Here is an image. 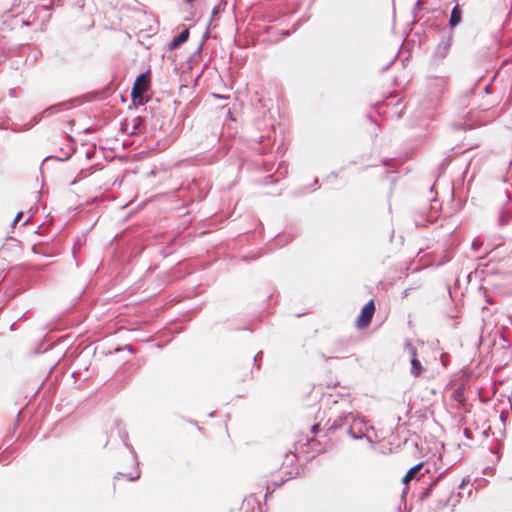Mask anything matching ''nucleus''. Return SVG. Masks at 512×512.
<instances>
[{
    "label": "nucleus",
    "mask_w": 512,
    "mask_h": 512,
    "mask_svg": "<svg viewBox=\"0 0 512 512\" xmlns=\"http://www.w3.org/2000/svg\"><path fill=\"white\" fill-rule=\"evenodd\" d=\"M411 290H412L411 288H407V289H405V290L403 291V293H402V297H403V298H406V297L410 294V291H411Z\"/></svg>",
    "instance_id": "obj_15"
},
{
    "label": "nucleus",
    "mask_w": 512,
    "mask_h": 512,
    "mask_svg": "<svg viewBox=\"0 0 512 512\" xmlns=\"http://www.w3.org/2000/svg\"><path fill=\"white\" fill-rule=\"evenodd\" d=\"M460 22H461V11L457 6H455L451 11L449 24L451 27H455Z\"/></svg>",
    "instance_id": "obj_10"
},
{
    "label": "nucleus",
    "mask_w": 512,
    "mask_h": 512,
    "mask_svg": "<svg viewBox=\"0 0 512 512\" xmlns=\"http://www.w3.org/2000/svg\"><path fill=\"white\" fill-rule=\"evenodd\" d=\"M346 432L353 439L365 438L368 441V443L373 444L372 439L369 436H367L365 433H363L361 426L359 427L358 431H355V428H353L352 426H349V428L347 429Z\"/></svg>",
    "instance_id": "obj_8"
},
{
    "label": "nucleus",
    "mask_w": 512,
    "mask_h": 512,
    "mask_svg": "<svg viewBox=\"0 0 512 512\" xmlns=\"http://www.w3.org/2000/svg\"><path fill=\"white\" fill-rule=\"evenodd\" d=\"M22 217H23V212H18L12 222V225H15L18 221L21 220Z\"/></svg>",
    "instance_id": "obj_13"
},
{
    "label": "nucleus",
    "mask_w": 512,
    "mask_h": 512,
    "mask_svg": "<svg viewBox=\"0 0 512 512\" xmlns=\"http://www.w3.org/2000/svg\"><path fill=\"white\" fill-rule=\"evenodd\" d=\"M394 61H395V59H394V60H392V61H390V64L387 66V68H388L391 64H393V62H394Z\"/></svg>",
    "instance_id": "obj_20"
},
{
    "label": "nucleus",
    "mask_w": 512,
    "mask_h": 512,
    "mask_svg": "<svg viewBox=\"0 0 512 512\" xmlns=\"http://www.w3.org/2000/svg\"><path fill=\"white\" fill-rule=\"evenodd\" d=\"M262 358V352H259L258 354H256L254 356V362H257L258 360H260Z\"/></svg>",
    "instance_id": "obj_17"
},
{
    "label": "nucleus",
    "mask_w": 512,
    "mask_h": 512,
    "mask_svg": "<svg viewBox=\"0 0 512 512\" xmlns=\"http://www.w3.org/2000/svg\"><path fill=\"white\" fill-rule=\"evenodd\" d=\"M364 424V421L360 419L358 416L354 415L352 412H343L337 416L330 425L329 429L336 431L343 427L349 428L352 426L355 428L357 425Z\"/></svg>",
    "instance_id": "obj_2"
},
{
    "label": "nucleus",
    "mask_w": 512,
    "mask_h": 512,
    "mask_svg": "<svg viewBox=\"0 0 512 512\" xmlns=\"http://www.w3.org/2000/svg\"><path fill=\"white\" fill-rule=\"evenodd\" d=\"M465 434H466V436H469V433H468L467 429H465Z\"/></svg>",
    "instance_id": "obj_22"
},
{
    "label": "nucleus",
    "mask_w": 512,
    "mask_h": 512,
    "mask_svg": "<svg viewBox=\"0 0 512 512\" xmlns=\"http://www.w3.org/2000/svg\"><path fill=\"white\" fill-rule=\"evenodd\" d=\"M148 89V83L145 74H141L137 77L134 86L132 88L131 96L135 104L143 105L146 101L144 99V92Z\"/></svg>",
    "instance_id": "obj_3"
},
{
    "label": "nucleus",
    "mask_w": 512,
    "mask_h": 512,
    "mask_svg": "<svg viewBox=\"0 0 512 512\" xmlns=\"http://www.w3.org/2000/svg\"><path fill=\"white\" fill-rule=\"evenodd\" d=\"M219 9H220V5L218 7H215L212 11V15H216L218 12H219Z\"/></svg>",
    "instance_id": "obj_18"
},
{
    "label": "nucleus",
    "mask_w": 512,
    "mask_h": 512,
    "mask_svg": "<svg viewBox=\"0 0 512 512\" xmlns=\"http://www.w3.org/2000/svg\"><path fill=\"white\" fill-rule=\"evenodd\" d=\"M453 43V35L451 33H447L441 36L439 43L435 47L431 61L434 64L441 63L449 54Z\"/></svg>",
    "instance_id": "obj_1"
},
{
    "label": "nucleus",
    "mask_w": 512,
    "mask_h": 512,
    "mask_svg": "<svg viewBox=\"0 0 512 512\" xmlns=\"http://www.w3.org/2000/svg\"><path fill=\"white\" fill-rule=\"evenodd\" d=\"M423 468V463H418L408 470L403 478V483L407 484L410 480L416 478L417 473Z\"/></svg>",
    "instance_id": "obj_9"
},
{
    "label": "nucleus",
    "mask_w": 512,
    "mask_h": 512,
    "mask_svg": "<svg viewBox=\"0 0 512 512\" xmlns=\"http://www.w3.org/2000/svg\"><path fill=\"white\" fill-rule=\"evenodd\" d=\"M480 245H481V244H480L477 240H474V241L472 242V248H473L474 250H478V249H479V247H480Z\"/></svg>",
    "instance_id": "obj_14"
},
{
    "label": "nucleus",
    "mask_w": 512,
    "mask_h": 512,
    "mask_svg": "<svg viewBox=\"0 0 512 512\" xmlns=\"http://www.w3.org/2000/svg\"><path fill=\"white\" fill-rule=\"evenodd\" d=\"M125 476L129 481H134L140 477V470L137 468L134 474H126Z\"/></svg>",
    "instance_id": "obj_12"
},
{
    "label": "nucleus",
    "mask_w": 512,
    "mask_h": 512,
    "mask_svg": "<svg viewBox=\"0 0 512 512\" xmlns=\"http://www.w3.org/2000/svg\"><path fill=\"white\" fill-rule=\"evenodd\" d=\"M511 217L512 216L509 212H506V211L502 212V214L499 217L500 225H506L510 221Z\"/></svg>",
    "instance_id": "obj_11"
},
{
    "label": "nucleus",
    "mask_w": 512,
    "mask_h": 512,
    "mask_svg": "<svg viewBox=\"0 0 512 512\" xmlns=\"http://www.w3.org/2000/svg\"><path fill=\"white\" fill-rule=\"evenodd\" d=\"M375 312V304L373 300H370L368 303L364 305L361 310V313L357 319V327L360 329L366 328L371 323Z\"/></svg>",
    "instance_id": "obj_5"
},
{
    "label": "nucleus",
    "mask_w": 512,
    "mask_h": 512,
    "mask_svg": "<svg viewBox=\"0 0 512 512\" xmlns=\"http://www.w3.org/2000/svg\"><path fill=\"white\" fill-rule=\"evenodd\" d=\"M187 3H191L193 2L194 0H185Z\"/></svg>",
    "instance_id": "obj_23"
},
{
    "label": "nucleus",
    "mask_w": 512,
    "mask_h": 512,
    "mask_svg": "<svg viewBox=\"0 0 512 512\" xmlns=\"http://www.w3.org/2000/svg\"><path fill=\"white\" fill-rule=\"evenodd\" d=\"M404 349L411 358V374L415 377L420 376L421 373L425 370V368L417 359V350L415 346H413L410 342H406Z\"/></svg>",
    "instance_id": "obj_6"
},
{
    "label": "nucleus",
    "mask_w": 512,
    "mask_h": 512,
    "mask_svg": "<svg viewBox=\"0 0 512 512\" xmlns=\"http://www.w3.org/2000/svg\"><path fill=\"white\" fill-rule=\"evenodd\" d=\"M214 413H215V412H211V413L209 414V416H210V417H213V416H214Z\"/></svg>",
    "instance_id": "obj_21"
},
{
    "label": "nucleus",
    "mask_w": 512,
    "mask_h": 512,
    "mask_svg": "<svg viewBox=\"0 0 512 512\" xmlns=\"http://www.w3.org/2000/svg\"><path fill=\"white\" fill-rule=\"evenodd\" d=\"M189 37V30L184 29L178 36H176L169 44L171 50L178 48L181 44L186 42Z\"/></svg>",
    "instance_id": "obj_7"
},
{
    "label": "nucleus",
    "mask_w": 512,
    "mask_h": 512,
    "mask_svg": "<svg viewBox=\"0 0 512 512\" xmlns=\"http://www.w3.org/2000/svg\"><path fill=\"white\" fill-rule=\"evenodd\" d=\"M420 5H421V1H420V0H418V1L416 2V7H417V8H420Z\"/></svg>",
    "instance_id": "obj_19"
},
{
    "label": "nucleus",
    "mask_w": 512,
    "mask_h": 512,
    "mask_svg": "<svg viewBox=\"0 0 512 512\" xmlns=\"http://www.w3.org/2000/svg\"><path fill=\"white\" fill-rule=\"evenodd\" d=\"M319 430V425L318 424H315L311 427V432L312 433H316L317 431Z\"/></svg>",
    "instance_id": "obj_16"
},
{
    "label": "nucleus",
    "mask_w": 512,
    "mask_h": 512,
    "mask_svg": "<svg viewBox=\"0 0 512 512\" xmlns=\"http://www.w3.org/2000/svg\"><path fill=\"white\" fill-rule=\"evenodd\" d=\"M72 106H71V103L69 101L67 102H61V103H57L55 105H52L48 108H46L45 110H43L41 113L37 114L34 116L33 120H34V123H39L43 118H49L55 114H58L62 111H65V110H68L70 109Z\"/></svg>",
    "instance_id": "obj_4"
}]
</instances>
